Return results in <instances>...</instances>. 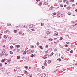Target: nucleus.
I'll list each match as a JSON object with an SVG mask.
<instances>
[{
  "label": "nucleus",
  "instance_id": "36",
  "mask_svg": "<svg viewBox=\"0 0 77 77\" xmlns=\"http://www.w3.org/2000/svg\"><path fill=\"white\" fill-rule=\"evenodd\" d=\"M53 14H54V15H56V13H54Z\"/></svg>",
  "mask_w": 77,
  "mask_h": 77
},
{
  "label": "nucleus",
  "instance_id": "60",
  "mask_svg": "<svg viewBox=\"0 0 77 77\" xmlns=\"http://www.w3.org/2000/svg\"><path fill=\"white\" fill-rule=\"evenodd\" d=\"M15 50H15V49H14L13 50V51H15Z\"/></svg>",
  "mask_w": 77,
  "mask_h": 77
},
{
  "label": "nucleus",
  "instance_id": "14",
  "mask_svg": "<svg viewBox=\"0 0 77 77\" xmlns=\"http://www.w3.org/2000/svg\"><path fill=\"white\" fill-rule=\"evenodd\" d=\"M16 47H17V48H18L20 47V45H16Z\"/></svg>",
  "mask_w": 77,
  "mask_h": 77
},
{
  "label": "nucleus",
  "instance_id": "8",
  "mask_svg": "<svg viewBox=\"0 0 77 77\" xmlns=\"http://www.w3.org/2000/svg\"><path fill=\"white\" fill-rule=\"evenodd\" d=\"M54 35L55 36H58V34H56V33H54Z\"/></svg>",
  "mask_w": 77,
  "mask_h": 77
},
{
  "label": "nucleus",
  "instance_id": "43",
  "mask_svg": "<svg viewBox=\"0 0 77 77\" xmlns=\"http://www.w3.org/2000/svg\"><path fill=\"white\" fill-rule=\"evenodd\" d=\"M8 62H11V60H7Z\"/></svg>",
  "mask_w": 77,
  "mask_h": 77
},
{
  "label": "nucleus",
  "instance_id": "64",
  "mask_svg": "<svg viewBox=\"0 0 77 77\" xmlns=\"http://www.w3.org/2000/svg\"><path fill=\"white\" fill-rule=\"evenodd\" d=\"M66 43H67V44H69V42H66Z\"/></svg>",
  "mask_w": 77,
  "mask_h": 77
},
{
  "label": "nucleus",
  "instance_id": "27",
  "mask_svg": "<svg viewBox=\"0 0 77 77\" xmlns=\"http://www.w3.org/2000/svg\"><path fill=\"white\" fill-rule=\"evenodd\" d=\"M67 9L69 10L71 9V7H68L67 8Z\"/></svg>",
  "mask_w": 77,
  "mask_h": 77
},
{
  "label": "nucleus",
  "instance_id": "21",
  "mask_svg": "<svg viewBox=\"0 0 77 77\" xmlns=\"http://www.w3.org/2000/svg\"><path fill=\"white\" fill-rule=\"evenodd\" d=\"M14 33H17V30H14Z\"/></svg>",
  "mask_w": 77,
  "mask_h": 77
},
{
  "label": "nucleus",
  "instance_id": "34",
  "mask_svg": "<svg viewBox=\"0 0 77 77\" xmlns=\"http://www.w3.org/2000/svg\"><path fill=\"white\" fill-rule=\"evenodd\" d=\"M34 46H31V48H34Z\"/></svg>",
  "mask_w": 77,
  "mask_h": 77
},
{
  "label": "nucleus",
  "instance_id": "45",
  "mask_svg": "<svg viewBox=\"0 0 77 77\" xmlns=\"http://www.w3.org/2000/svg\"><path fill=\"white\" fill-rule=\"evenodd\" d=\"M54 44L56 43H57V42H55L54 41Z\"/></svg>",
  "mask_w": 77,
  "mask_h": 77
},
{
  "label": "nucleus",
  "instance_id": "20",
  "mask_svg": "<svg viewBox=\"0 0 77 77\" xmlns=\"http://www.w3.org/2000/svg\"><path fill=\"white\" fill-rule=\"evenodd\" d=\"M54 54V53H53L52 52L50 55V56H53V55Z\"/></svg>",
  "mask_w": 77,
  "mask_h": 77
},
{
  "label": "nucleus",
  "instance_id": "31",
  "mask_svg": "<svg viewBox=\"0 0 77 77\" xmlns=\"http://www.w3.org/2000/svg\"><path fill=\"white\" fill-rule=\"evenodd\" d=\"M70 53H73V50H71L70 52Z\"/></svg>",
  "mask_w": 77,
  "mask_h": 77
},
{
  "label": "nucleus",
  "instance_id": "48",
  "mask_svg": "<svg viewBox=\"0 0 77 77\" xmlns=\"http://www.w3.org/2000/svg\"><path fill=\"white\" fill-rule=\"evenodd\" d=\"M37 45H39V42H37Z\"/></svg>",
  "mask_w": 77,
  "mask_h": 77
},
{
  "label": "nucleus",
  "instance_id": "44",
  "mask_svg": "<svg viewBox=\"0 0 77 77\" xmlns=\"http://www.w3.org/2000/svg\"><path fill=\"white\" fill-rule=\"evenodd\" d=\"M25 74H27V71H25Z\"/></svg>",
  "mask_w": 77,
  "mask_h": 77
},
{
  "label": "nucleus",
  "instance_id": "42",
  "mask_svg": "<svg viewBox=\"0 0 77 77\" xmlns=\"http://www.w3.org/2000/svg\"><path fill=\"white\" fill-rule=\"evenodd\" d=\"M43 59H47V57H43Z\"/></svg>",
  "mask_w": 77,
  "mask_h": 77
},
{
  "label": "nucleus",
  "instance_id": "53",
  "mask_svg": "<svg viewBox=\"0 0 77 77\" xmlns=\"http://www.w3.org/2000/svg\"><path fill=\"white\" fill-rule=\"evenodd\" d=\"M71 2H74V0H71Z\"/></svg>",
  "mask_w": 77,
  "mask_h": 77
},
{
  "label": "nucleus",
  "instance_id": "50",
  "mask_svg": "<svg viewBox=\"0 0 77 77\" xmlns=\"http://www.w3.org/2000/svg\"><path fill=\"white\" fill-rule=\"evenodd\" d=\"M60 6H61V7H63V5H62V4H61L60 5Z\"/></svg>",
  "mask_w": 77,
  "mask_h": 77
},
{
  "label": "nucleus",
  "instance_id": "37",
  "mask_svg": "<svg viewBox=\"0 0 77 77\" xmlns=\"http://www.w3.org/2000/svg\"><path fill=\"white\" fill-rule=\"evenodd\" d=\"M71 14L69 12L68 13V15H71Z\"/></svg>",
  "mask_w": 77,
  "mask_h": 77
},
{
  "label": "nucleus",
  "instance_id": "61",
  "mask_svg": "<svg viewBox=\"0 0 77 77\" xmlns=\"http://www.w3.org/2000/svg\"><path fill=\"white\" fill-rule=\"evenodd\" d=\"M45 63H46V62H47V60H45Z\"/></svg>",
  "mask_w": 77,
  "mask_h": 77
},
{
  "label": "nucleus",
  "instance_id": "24",
  "mask_svg": "<svg viewBox=\"0 0 77 77\" xmlns=\"http://www.w3.org/2000/svg\"><path fill=\"white\" fill-rule=\"evenodd\" d=\"M48 63H51V61L50 60H49L48 62Z\"/></svg>",
  "mask_w": 77,
  "mask_h": 77
},
{
  "label": "nucleus",
  "instance_id": "1",
  "mask_svg": "<svg viewBox=\"0 0 77 77\" xmlns=\"http://www.w3.org/2000/svg\"><path fill=\"white\" fill-rule=\"evenodd\" d=\"M46 76V74H42L39 75L40 77H45Z\"/></svg>",
  "mask_w": 77,
  "mask_h": 77
},
{
  "label": "nucleus",
  "instance_id": "54",
  "mask_svg": "<svg viewBox=\"0 0 77 77\" xmlns=\"http://www.w3.org/2000/svg\"><path fill=\"white\" fill-rule=\"evenodd\" d=\"M42 69H44V66H42Z\"/></svg>",
  "mask_w": 77,
  "mask_h": 77
},
{
  "label": "nucleus",
  "instance_id": "2",
  "mask_svg": "<svg viewBox=\"0 0 77 77\" xmlns=\"http://www.w3.org/2000/svg\"><path fill=\"white\" fill-rule=\"evenodd\" d=\"M57 16L59 17H63V14H57Z\"/></svg>",
  "mask_w": 77,
  "mask_h": 77
},
{
  "label": "nucleus",
  "instance_id": "58",
  "mask_svg": "<svg viewBox=\"0 0 77 77\" xmlns=\"http://www.w3.org/2000/svg\"><path fill=\"white\" fill-rule=\"evenodd\" d=\"M36 1L37 2H39V1H40V0H36Z\"/></svg>",
  "mask_w": 77,
  "mask_h": 77
},
{
  "label": "nucleus",
  "instance_id": "41",
  "mask_svg": "<svg viewBox=\"0 0 77 77\" xmlns=\"http://www.w3.org/2000/svg\"><path fill=\"white\" fill-rule=\"evenodd\" d=\"M69 50H71V49L69 48L67 49V51H69Z\"/></svg>",
  "mask_w": 77,
  "mask_h": 77
},
{
  "label": "nucleus",
  "instance_id": "46",
  "mask_svg": "<svg viewBox=\"0 0 77 77\" xmlns=\"http://www.w3.org/2000/svg\"><path fill=\"white\" fill-rule=\"evenodd\" d=\"M63 2L64 3H65V2H66V0H63Z\"/></svg>",
  "mask_w": 77,
  "mask_h": 77
},
{
  "label": "nucleus",
  "instance_id": "3",
  "mask_svg": "<svg viewBox=\"0 0 77 77\" xmlns=\"http://www.w3.org/2000/svg\"><path fill=\"white\" fill-rule=\"evenodd\" d=\"M33 27H35V25H31L29 26V28H33Z\"/></svg>",
  "mask_w": 77,
  "mask_h": 77
},
{
  "label": "nucleus",
  "instance_id": "28",
  "mask_svg": "<svg viewBox=\"0 0 77 77\" xmlns=\"http://www.w3.org/2000/svg\"><path fill=\"white\" fill-rule=\"evenodd\" d=\"M10 54H13V52H12L11 51H10Z\"/></svg>",
  "mask_w": 77,
  "mask_h": 77
},
{
  "label": "nucleus",
  "instance_id": "11",
  "mask_svg": "<svg viewBox=\"0 0 77 77\" xmlns=\"http://www.w3.org/2000/svg\"><path fill=\"white\" fill-rule=\"evenodd\" d=\"M5 33H9V30L6 31L5 32Z\"/></svg>",
  "mask_w": 77,
  "mask_h": 77
},
{
  "label": "nucleus",
  "instance_id": "35",
  "mask_svg": "<svg viewBox=\"0 0 77 77\" xmlns=\"http://www.w3.org/2000/svg\"><path fill=\"white\" fill-rule=\"evenodd\" d=\"M19 33L20 35H21V34H22V32H19Z\"/></svg>",
  "mask_w": 77,
  "mask_h": 77
},
{
  "label": "nucleus",
  "instance_id": "63",
  "mask_svg": "<svg viewBox=\"0 0 77 77\" xmlns=\"http://www.w3.org/2000/svg\"><path fill=\"white\" fill-rule=\"evenodd\" d=\"M75 12H77V9L75 10Z\"/></svg>",
  "mask_w": 77,
  "mask_h": 77
},
{
  "label": "nucleus",
  "instance_id": "16",
  "mask_svg": "<svg viewBox=\"0 0 77 77\" xmlns=\"http://www.w3.org/2000/svg\"><path fill=\"white\" fill-rule=\"evenodd\" d=\"M26 54V51H24L23 52V54Z\"/></svg>",
  "mask_w": 77,
  "mask_h": 77
},
{
  "label": "nucleus",
  "instance_id": "49",
  "mask_svg": "<svg viewBox=\"0 0 77 77\" xmlns=\"http://www.w3.org/2000/svg\"><path fill=\"white\" fill-rule=\"evenodd\" d=\"M72 24H74V23H74V22H72Z\"/></svg>",
  "mask_w": 77,
  "mask_h": 77
},
{
  "label": "nucleus",
  "instance_id": "56",
  "mask_svg": "<svg viewBox=\"0 0 77 77\" xmlns=\"http://www.w3.org/2000/svg\"><path fill=\"white\" fill-rule=\"evenodd\" d=\"M46 48H47V47H48V45H47L46 46Z\"/></svg>",
  "mask_w": 77,
  "mask_h": 77
},
{
  "label": "nucleus",
  "instance_id": "9",
  "mask_svg": "<svg viewBox=\"0 0 77 77\" xmlns=\"http://www.w3.org/2000/svg\"><path fill=\"white\" fill-rule=\"evenodd\" d=\"M44 4H45V5H47L48 4V2H44Z\"/></svg>",
  "mask_w": 77,
  "mask_h": 77
},
{
  "label": "nucleus",
  "instance_id": "59",
  "mask_svg": "<svg viewBox=\"0 0 77 77\" xmlns=\"http://www.w3.org/2000/svg\"><path fill=\"white\" fill-rule=\"evenodd\" d=\"M75 6V4H73L72 5V6Z\"/></svg>",
  "mask_w": 77,
  "mask_h": 77
},
{
  "label": "nucleus",
  "instance_id": "26",
  "mask_svg": "<svg viewBox=\"0 0 77 77\" xmlns=\"http://www.w3.org/2000/svg\"><path fill=\"white\" fill-rule=\"evenodd\" d=\"M34 56V55L33 54H32L31 55V57H33Z\"/></svg>",
  "mask_w": 77,
  "mask_h": 77
},
{
  "label": "nucleus",
  "instance_id": "57",
  "mask_svg": "<svg viewBox=\"0 0 77 77\" xmlns=\"http://www.w3.org/2000/svg\"><path fill=\"white\" fill-rule=\"evenodd\" d=\"M54 51H57V49H54Z\"/></svg>",
  "mask_w": 77,
  "mask_h": 77
},
{
  "label": "nucleus",
  "instance_id": "38",
  "mask_svg": "<svg viewBox=\"0 0 77 77\" xmlns=\"http://www.w3.org/2000/svg\"><path fill=\"white\" fill-rule=\"evenodd\" d=\"M20 51V50L19 49H18L17 50V52H19Z\"/></svg>",
  "mask_w": 77,
  "mask_h": 77
},
{
  "label": "nucleus",
  "instance_id": "5",
  "mask_svg": "<svg viewBox=\"0 0 77 77\" xmlns=\"http://www.w3.org/2000/svg\"><path fill=\"white\" fill-rule=\"evenodd\" d=\"M21 27H22V28H23V29H25V28H27V26L26 25H25L24 26L23 25L21 26Z\"/></svg>",
  "mask_w": 77,
  "mask_h": 77
},
{
  "label": "nucleus",
  "instance_id": "17",
  "mask_svg": "<svg viewBox=\"0 0 77 77\" xmlns=\"http://www.w3.org/2000/svg\"><path fill=\"white\" fill-rule=\"evenodd\" d=\"M48 41H53V39H51V38H49L48 39Z\"/></svg>",
  "mask_w": 77,
  "mask_h": 77
},
{
  "label": "nucleus",
  "instance_id": "4",
  "mask_svg": "<svg viewBox=\"0 0 77 77\" xmlns=\"http://www.w3.org/2000/svg\"><path fill=\"white\" fill-rule=\"evenodd\" d=\"M4 53H5V51L3 50H2L1 52V54L2 55H4Z\"/></svg>",
  "mask_w": 77,
  "mask_h": 77
},
{
  "label": "nucleus",
  "instance_id": "6",
  "mask_svg": "<svg viewBox=\"0 0 77 77\" xmlns=\"http://www.w3.org/2000/svg\"><path fill=\"white\" fill-rule=\"evenodd\" d=\"M29 51H30V53H32L34 52V50L30 49Z\"/></svg>",
  "mask_w": 77,
  "mask_h": 77
},
{
  "label": "nucleus",
  "instance_id": "52",
  "mask_svg": "<svg viewBox=\"0 0 77 77\" xmlns=\"http://www.w3.org/2000/svg\"><path fill=\"white\" fill-rule=\"evenodd\" d=\"M56 39H57L56 38H54V40H56Z\"/></svg>",
  "mask_w": 77,
  "mask_h": 77
},
{
  "label": "nucleus",
  "instance_id": "22",
  "mask_svg": "<svg viewBox=\"0 0 77 77\" xmlns=\"http://www.w3.org/2000/svg\"><path fill=\"white\" fill-rule=\"evenodd\" d=\"M48 26L49 27H50L51 26H50V23H48Z\"/></svg>",
  "mask_w": 77,
  "mask_h": 77
},
{
  "label": "nucleus",
  "instance_id": "12",
  "mask_svg": "<svg viewBox=\"0 0 77 77\" xmlns=\"http://www.w3.org/2000/svg\"><path fill=\"white\" fill-rule=\"evenodd\" d=\"M50 10H52V9H53V7L51 6L50 8Z\"/></svg>",
  "mask_w": 77,
  "mask_h": 77
},
{
  "label": "nucleus",
  "instance_id": "29",
  "mask_svg": "<svg viewBox=\"0 0 77 77\" xmlns=\"http://www.w3.org/2000/svg\"><path fill=\"white\" fill-rule=\"evenodd\" d=\"M25 68H26V69H27V68H28V67H27V66H25Z\"/></svg>",
  "mask_w": 77,
  "mask_h": 77
},
{
  "label": "nucleus",
  "instance_id": "47",
  "mask_svg": "<svg viewBox=\"0 0 77 77\" xmlns=\"http://www.w3.org/2000/svg\"><path fill=\"white\" fill-rule=\"evenodd\" d=\"M2 65H3L1 63H0V66H2Z\"/></svg>",
  "mask_w": 77,
  "mask_h": 77
},
{
  "label": "nucleus",
  "instance_id": "18",
  "mask_svg": "<svg viewBox=\"0 0 77 77\" xmlns=\"http://www.w3.org/2000/svg\"><path fill=\"white\" fill-rule=\"evenodd\" d=\"M20 58V56H17V59H19Z\"/></svg>",
  "mask_w": 77,
  "mask_h": 77
},
{
  "label": "nucleus",
  "instance_id": "19",
  "mask_svg": "<svg viewBox=\"0 0 77 77\" xmlns=\"http://www.w3.org/2000/svg\"><path fill=\"white\" fill-rule=\"evenodd\" d=\"M10 48L11 49H12V48H13V46H11L10 47Z\"/></svg>",
  "mask_w": 77,
  "mask_h": 77
},
{
  "label": "nucleus",
  "instance_id": "62",
  "mask_svg": "<svg viewBox=\"0 0 77 77\" xmlns=\"http://www.w3.org/2000/svg\"><path fill=\"white\" fill-rule=\"evenodd\" d=\"M64 7H66V5H65Z\"/></svg>",
  "mask_w": 77,
  "mask_h": 77
},
{
  "label": "nucleus",
  "instance_id": "15",
  "mask_svg": "<svg viewBox=\"0 0 77 77\" xmlns=\"http://www.w3.org/2000/svg\"><path fill=\"white\" fill-rule=\"evenodd\" d=\"M46 33L47 35H49V34H50V32L47 31L46 32Z\"/></svg>",
  "mask_w": 77,
  "mask_h": 77
},
{
  "label": "nucleus",
  "instance_id": "7",
  "mask_svg": "<svg viewBox=\"0 0 77 77\" xmlns=\"http://www.w3.org/2000/svg\"><path fill=\"white\" fill-rule=\"evenodd\" d=\"M16 70L17 71H20V68L17 67L16 69Z\"/></svg>",
  "mask_w": 77,
  "mask_h": 77
},
{
  "label": "nucleus",
  "instance_id": "30",
  "mask_svg": "<svg viewBox=\"0 0 77 77\" xmlns=\"http://www.w3.org/2000/svg\"><path fill=\"white\" fill-rule=\"evenodd\" d=\"M63 39V38H62V37H60V41H61V40H62Z\"/></svg>",
  "mask_w": 77,
  "mask_h": 77
},
{
  "label": "nucleus",
  "instance_id": "51",
  "mask_svg": "<svg viewBox=\"0 0 77 77\" xmlns=\"http://www.w3.org/2000/svg\"><path fill=\"white\" fill-rule=\"evenodd\" d=\"M41 26H44V23H41Z\"/></svg>",
  "mask_w": 77,
  "mask_h": 77
},
{
  "label": "nucleus",
  "instance_id": "39",
  "mask_svg": "<svg viewBox=\"0 0 77 77\" xmlns=\"http://www.w3.org/2000/svg\"><path fill=\"white\" fill-rule=\"evenodd\" d=\"M65 47H68V45H66L65 46Z\"/></svg>",
  "mask_w": 77,
  "mask_h": 77
},
{
  "label": "nucleus",
  "instance_id": "10",
  "mask_svg": "<svg viewBox=\"0 0 77 77\" xmlns=\"http://www.w3.org/2000/svg\"><path fill=\"white\" fill-rule=\"evenodd\" d=\"M5 62V59H2L1 62Z\"/></svg>",
  "mask_w": 77,
  "mask_h": 77
},
{
  "label": "nucleus",
  "instance_id": "13",
  "mask_svg": "<svg viewBox=\"0 0 77 77\" xmlns=\"http://www.w3.org/2000/svg\"><path fill=\"white\" fill-rule=\"evenodd\" d=\"M7 25L8 26H10L11 25V24L9 23H7Z\"/></svg>",
  "mask_w": 77,
  "mask_h": 77
},
{
  "label": "nucleus",
  "instance_id": "55",
  "mask_svg": "<svg viewBox=\"0 0 77 77\" xmlns=\"http://www.w3.org/2000/svg\"><path fill=\"white\" fill-rule=\"evenodd\" d=\"M40 5H42V2H40L39 3Z\"/></svg>",
  "mask_w": 77,
  "mask_h": 77
},
{
  "label": "nucleus",
  "instance_id": "33",
  "mask_svg": "<svg viewBox=\"0 0 77 77\" xmlns=\"http://www.w3.org/2000/svg\"><path fill=\"white\" fill-rule=\"evenodd\" d=\"M58 60H59V61H61V59L60 58H58L57 59Z\"/></svg>",
  "mask_w": 77,
  "mask_h": 77
},
{
  "label": "nucleus",
  "instance_id": "25",
  "mask_svg": "<svg viewBox=\"0 0 77 77\" xmlns=\"http://www.w3.org/2000/svg\"><path fill=\"white\" fill-rule=\"evenodd\" d=\"M45 53H46V54H47V53H48V51H45Z\"/></svg>",
  "mask_w": 77,
  "mask_h": 77
},
{
  "label": "nucleus",
  "instance_id": "32",
  "mask_svg": "<svg viewBox=\"0 0 77 77\" xmlns=\"http://www.w3.org/2000/svg\"><path fill=\"white\" fill-rule=\"evenodd\" d=\"M44 65L45 66H47V64L46 63H45Z\"/></svg>",
  "mask_w": 77,
  "mask_h": 77
},
{
  "label": "nucleus",
  "instance_id": "23",
  "mask_svg": "<svg viewBox=\"0 0 77 77\" xmlns=\"http://www.w3.org/2000/svg\"><path fill=\"white\" fill-rule=\"evenodd\" d=\"M40 48H41V49H43V48H42V46H40L39 47Z\"/></svg>",
  "mask_w": 77,
  "mask_h": 77
},
{
  "label": "nucleus",
  "instance_id": "40",
  "mask_svg": "<svg viewBox=\"0 0 77 77\" xmlns=\"http://www.w3.org/2000/svg\"><path fill=\"white\" fill-rule=\"evenodd\" d=\"M59 2L60 3V2H62V0H59Z\"/></svg>",
  "mask_w": 77,
  "mask_h": 77
}]
</instances>
